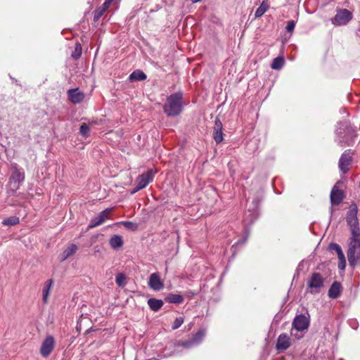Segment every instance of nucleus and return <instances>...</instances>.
I'll return each mask as SVG.
<instances>
[{"label": "nucleus", "mask_w": 360, "mask_h": 360, "mask_svg": "<svg viewBox=\"0 0 360 360\" xmlns=\"http://www.w3.org/2000/svg\"><path fill=\"white\" fill-rule=\"evenodd\" d=\"M183 108V95L180 92L173 94L167 97V103L163 107L164 112L169 117L179 115Z\"/></svg>", "instance_id": "obj_1"}, {"label": "nucleus", "mask_w": 360, "mask_h": 360, "mask_svg": "<svg viewBox=\"0 0 360 360\" xmlns=\"http://www.w3.org/2000/svg\"><path fill=\"white\" fill-rule=\"evenodd\" d=\"M349 248L347 250V258L350 265L354 266L360 262V231L355 234L351 233Z\"/></svg>", "instance_id": "obj_2"}, {"label": "nucleus", "mask_w": 360, "mask_h": 360, "mask_svg": "<svg viewBox=\"0 0 360 360\" xmlns=\"http://www.w3.org/2000/svg\"><path fill=\"white\" fill-rule=\"evenodd\" d=\"M358 207L355 202H352L347 212L346 220L347 224L350 227L351 233L355 234L356 232L360 231L359 226V220L357 218Z\"/></svg>", "instance_id": "obj_3"}, {"label": "nucleus", "mask_w": 360, "mask_h": 360, "mask_svg": "<svg viewBox=\"0 0 360 360\" xmlns=\"http://www.w3.org/2000/svg\"><path fill=\"white\" fill-rule=\"evenodd\" d=\"M324 278L319 273H313L307 281L308 292L311 294H318L323 287Z\"/></svg>", "instance_id": "obj_4"}, {"label": "nucleus", "mask_w": 360, "mask_h": 360, "mask_svg": "<svg viewBox=\"0 0 360 360\" xmlns=\"http://www.w3.org/2000/svg\"><path fill=\"white\" fill-rule=\"evenodd\" d=\"M156 172L153 169H148L146 172L139 175L136 179V185L131 191V193L134 194L139 191L146 188L150 182L153 181Z\"/></svg>", "instance_id": "obj_5"}, {"label": "nucleus", "mask_w": 360, "mask_h": 360, "mask_svg": "<svg viewBox=\"0 0 360 360\" xmlns=\"http://www.w3.org/2000/svg\"><path fill=\"white\" fill-rule=\"evenodd\" d=\"M343 182L338 181L333 186L330 193V200L332 205H338L345 198V193L342 190Z\"/></svg>", "instance_id": "obj_6"}, {"label": "nucleus", "mask_w": 360, "mask_h": 360, "mask_svg": "<svg viewBox=\"0 0 360 360\" xmlns=\"http://www.w3.org/2000/svg\"><path fill=\"white\" fill-rule=\"evenodd\" d=\"M353 18V14L351 11L346 8H339L336 11V14L332 18V23L335 26H342L347 25Z\"/></svg>", "instance_id": "obj_7"}, {"label": "nucleus", "mask_w": 360, "mask_h": 360, "mask_svg": "<svg viewBox=\"0 0 360 360\" xmlns=\"http://www.w3.org/2000/svg\"><path fill=\"white\" fill-rule=\"evenodd\" d=\"M354 152L351 149L346 150L340 156L338 162V167L342 174H347L353 162Z\"/></svg>", "instance_id": "obj_8"}, {"label": "nucleus", "mask_w": 360, "mask_h": 360, "mask_svg": "<svg viewBox=\"0 0 360 360\" xmlns=\"http://www.w3.org/2000/svg\"><path fill=\"white\" fill-rule=\"evenodd\" d=\"M25 174L18 169L17 166L12 167V174L9 179V185L13 191H16L20 188V184L23 181Z\"/></svg>", "instance_id": "obj_9"}, {"label": "nucleus", "mask_w": 360, "mask_h": 360, "mask_svg": "<svg viewBox=\"0 0 360 360\" xmlns=\"http://www.w3.org/2000/svg\"><path fill=\"white\" fill-rule=\"evenodd\" d=\"M56 345V342L53 336H47L43 341L41 348L40 354L44 357H48L51 352L53 350Z\"/></svg>", "instance_id": "obj_10"}, {"label": "nucleus", "mask_w": 360, "mask_h": 360, "mask_svg": "<svg viewBox=\"0 0 360 360\" xmlns=\"http://www.w3.org/2000/svg\"><path fill=\"white\" fill-rule=\"evenodd\" d=\"M111 211L112 209L108 208L101 212L97 217L93 218L91 220L90 224L88 226V228L93 229L103 224L106 219H109Z\"/></svg>", "instance_id": "obj_11"}, {"label": "nucleus", "mask_w": 360, "mask_h": 360, "mask_svg": "<svg viewBox=\"0 0 360 360\" xmlns=\"http://www.w3.org/2000/svg\"><path fill=\"white\" fill-rule=\"evenodd\" d=\"M309 325V319L304 315L297 316L292 322V326L298 331H302L307 329Z\"/></svg>", "instance_id": "obj_12"}, {"label": "nucleus", "mask_w": 360, "mask_h": 360, "mask_svg": "<svg viewBox=\"0 0 360 360\" xmlns=\"http://www.w3.org/2000/svg\"><path fill=\"white\" fill-rule=\"evenodd\" d=\"M291 345L290 337L286 333L281 334L277 340L276 348L279 352H283L288 349Z\"/></svg>", "instance_id": "obj_13"}, {"label": "nucleus", "mask_w": 360, "mask_h": 360, "mask_svg": "<svg viewBox=\"0 0 360 360\" xmlns=\"http://www.w3.org/2000/svg\"><path fill=\"white\" fill-rule=\"evenodd\" d=\"M67 94L69 100L73 104H79L84 99V94L80 91L78 88L68 90Z\"/></svg>", "instance_id": "obj_14"}, {"label": "nucleus", "mask_w": 360, "mask_h": 360, "mask_svg": "<svg viewBox=\"0 0 360 360\" xmlns=\"http://www.w3.org/2000/svg\"><path fill=\"white\" fill-rule=\"evenodd\" d=\"M222 123L220 120L217 117L214 121V126L213 128L212 137L217 143H219L223 141V132H222Z\"/></svg>", "instance_id": "obj_15"}, {"label": "nucleus", "mask_w": 360, "mask_h": 360, "mask_svg": "<svg viewBox=\"0 0 360 360\" xmlns=\"http://www.w3.org/2000/svg\"><path fill=\"white\" fill-rule=\"evenodd\" d=\"M148 285L154 290H160L164 288L163 282L158 273H153L150 276Z\"/></svg>", "instance_id": "obj_16"}, {"label": "nucleus", "mask_w": 360, "mask_h": 360, "mask_svg": "<svg viewBox=\"0 0 360 360\" xmlns=\"http://www.w3.org/2000/svg\"><path fill=\"white\" fill-rule=\"evenodd\" d=\"M341 290L342 286L340 283L335 281L332 283L328 290V297L333 299H336L340 296Z\"/></svg>", "instance_id": "obj_17"}, {"label": "nucleus", "mask_w": 360, "mask_h": 360, "mask_svg": "<svg viewBox=\"0 0 360 360\" xmlns=\"http://www.w3.org/2000/svg\"><path fill=\"white\" fill-rule=\"evenodd\" d=\"M77 249L78 248L75 244H70L61 254V262L66 260L68 257L73 255Z\"/></svg>", "instance_id": "obj_18"}, {"label": "nucleus", "mask_w": 360, "mask_h": 360, "mask_svg": "<svg viewBox=\"0 0 360 360\" xmlns=\"http://www.w3.org/2000/svg\"><path fill=\"white\" fill-rule=\"evenodd\" d=\"M122 237L120 235H114L109 240V244L112 249H117L123 245Z\"/></svg>", "instance_id": "obj_19"}, {"label": "nucleus", "mask_w": 360, "mask_h": 360, "mask_svg": "<svg viewBox=\"0 0 360 360\" xmlns=\"http://www.w3.org/2000/svg\"><path fill=\"white\" fill-rule=\"evenodd\" d=\"M163 302L161 300L150 298L148 300V304L152 311H157L163 306Z\"/></svg>", "instance_id": "obj_20"}, {"label": "nucleus", "mask_w": 360, "mask_h": 360, "mask_svg": "<svg viewBox=\"0 0 360 360\" xmlns=\"http://www.w3.org/2000/svg\"><path fill=\"white\" fill-rule=\"evenodd\" d=\"M165 301L168 303L181 304L184 302V297L179 294H168L165 297Z\"/></svg>", "instance_id": "obj_21"}, {"label": "nucleus", "mask_w": 360, "mask_h": 360, "mask_svg": "<svg viewBox=\"0 0 360 360\" xmlns=\"http://www.w3.org/2000/svg\"><path fill=\"white\" fill-rule=\"evenodd\" d=\"M129 78L131 82L143 81L146 79V75L143 71L136 70L130 74Z\"/></svg>", "instance_id": "obj_22"}, {"label": "nucleus", "mask_w": 360, "mask_h": 360, "mask_svg": "<svg viewBox=\"0 0 360 360\" xmlns=\"http://www.w3.org/2000/svg\"><path fill=\"white\" fill-rule=\"evenodd\" d=\"M53 281L52 279H49L46 281L44 284V287L43 289V301L44 303H46L48 301V297L49 295V292L51 287L53 284Z\"/></svg>", "instance_id": "obj_23"}, {"label": "nucleus", "mask_w": 360, "mask_h": 360, "mask_svg": "<svg viewBox=\"0 0 360 360\" xmlns=\"http://www.w3.org/2000/svg\"><path fill=\"white\" fill-rule=\"evenodd\" d=\"M269 8V5L266 3L265 1H263L260 6L257 8V9L255 11V18L262 17Z\"/></svg>", "instance_id": "obj_24"}, {"label": "nucleus", "mask_w": 360, "mask_h": 360, "mask_svg": "<svg viewBox=\"0 0 360 360\" xmlns=\"http://www.w3.org/2000/svg\"><path fill=\"white\" fill-rule=\"evenodd\" d=\"M285 60L283 56H278L274 58L271 67L274 70H280L284 65Z\"/></svg>", "instance_id": "obj_25"}, {"label": "nucleus", "mask_w": 360, "mask_h": 360, "mask_svg": "<svg viewBox=\"0 0 360 360\" xmlns=\"http://www.w3.org/2000/svg\"><path fill=\"white\" fill-rule=\"evenodd\" d=\"M20 220L19 218L17 217H8L2 221V224L4 225H9V226H13L19 224Z\"/></svg>", "instance_id": "obj_26"}, {"label": "nucleus", "mask_w": 360, "mask_h": 360, "mask_svg": "<svg viewBox=\"0 0 360 360\" xmlns=\"http://www.w3.org/2000/svg\"><path fill=\"white\" fill-rule=\"evenodd\" d=\"M115 282L117 285L120 287H124L126 285V276L120 273L116 276Z\"/></svg>", "instance_id": "obj_27"}, {"label": "nucleus", "mask_w": 360, "mask_h": 360, "mask_svg": "<svg viewBox=\"0 0 360 360\" xmlns=\"http://www.w3.org/2000/svg\"><path fill=\"white\" fill-rule=\"evenodd\" d=\"M82 55V46L79 43H77L74 51L72 53V57L74 59H78Z\"/></svg>", "instance_id": "obj_28"}, {"label": "nucleus", "mask_w": 360, "mask_h": 360, "mask_svg": "<svg viewBox=\"0 0 360 360\" xmlns=\"http://www.w3.org/2000/svg\"><path fill=\"white\" fill-rule=\"evenodd\" d=\"M89 131H90V128L86 124L83 123L80 126L79 132L83 136L87 137L89 136Z\"/></svg>", "instance_id": "obj_29"}, {"label": "nucleus", "mask_w": 360, "mask_h": 360, "mask_svg": "<svg viewBox=\"0 0 360 360\" xmlns=\"http://www.w3.org/2000/svg\"><path fill=\"white\" fill-rule=\"evenodd\" d=\"M105 13L103 8H98L94 11V21L97 22L101 16Z\"/></svg>", "instance_id": "obj_30"}, {"label": "nucleus", "mask_w": 360, "mask_h": 360, "mask_svg": "<svg viewBox=\"0 0 360 360\" xmlns=\"http://www.w3.org/2000/svg\"><path fill=\"white\" fill-rule=\"evenodd\" d=\"M184 319L182 316H179L176 318V319L174 321V323L172 326V330H176L179 328L184 323Z\"/></svg>", "instance_id": "obj_31"}, {"label": "nucleus", "mask_w": 360, "mask_h": 360, "mask_svg": "<svg viewBox=\"0 0 360 360\" xmlns=\"http://www.w3.org/2000/svg\"><path fill=\"white\" fill-rule=\"evenodd\" d=\"M295 27V22L294 20H289L285 27V30L288 32H292Z\"/></svg>", "instance_id": "obj_32"}, {"label": "nucleus", "mask_w": 360, "mask_h": 360, "mask_svg": "<svg viewBox=\"0 0 360 360\" xmlns=\"http://www.w3.org/2000/svg\"><path fill=\"white\" fill-rule=\"evenodd\" d=\"M328 248L330 250H335L337 254L342 251L340 246L337 243H330Z\"/></svg>", "instance_id": "obj_33"}, {"label": "nucleus", "mask_w": 360, "mask_h": 360, "mask_svg": "<svg viewBox=\"0 0 360 360\" xmlns=\"http://www.w3.org/2000/svg\"><path fill=\"white\" fill-rule=\"evenodd\" d=\"M124 224L126 228L129 229L136 230L137 229V225L131 221H126Z\"/></svg>", "instance_id": "obj_34"}, {"label": "nucleus", "mask_w": 360, "mask_h": 360, "mask_svg": "<svg viewBox=\"0 0 360 360\" xmlns=\"http://www.w3.org/2000/svg\"><path fill=\"white\" fill-rule=\"evenodd\" d=\"M113 1L112 0H105L103 5L100 7L101 8H103V11L105 12Z\"/></svg>", "instance_id": "obj_35"}, {"label": "nucleus", "mask_w": 360, "mask_h": 360, "mask_svg": "<svg viewBox=\"0 0 360 360\" xmlns=\"http://www.w3.org/2000/svg\"><path fill=\"white\" fill-rule=\"evenodd\" d=\"M338 259L340 260V262H342L343 263V267H345V264H346V261H345V255H344V254L342 252V250L338 253Z\"/></svg>", "instance_id": "obj_36"}, {"label": "nucleus", "mask_w": 360, "mask_h": 360, "mask_svg": "<svg viewBox=\"0 0 360 360\" xmlns=\"http://www.w3.org/2000/svg\"><path fill=\"white\" fill-rule=\"evenodd\" d=\"M205 333L203 331H199L196 333L194 340L195 341H200V339L204 336Z\"/></svg>", "instance_id": "obj_37"}, {"label": "nucleus", "mask_w": 360, "mask_h": 360, "mask_svg": "<svg viewBox=\"0 0 360 360\" xmlns=\"http://www.w3.org/2000/svg\"><path fill=\"white\" fill-rule=\"evenodd\" d=\"M182 345H183L184 347H188V346H189V345H190V342H183V343H182Z\"/></svg>", "instance_id": "obj_38"}, {"label": "nucleus", "mask_w": 360, "mask_h": 360, "mask_svg": "<svg viewBox=\"0 0 360 360\" xmlns=\"http://www.w3.org/2000/svg\"><path fill=\"white\" fill-rule=\"evenodd\" d=\"M339 267L342 269H343L345 267H343V263L342 262H340L339 264Z\"/></svg>", "instance_id": "obj_39"}]
</instances>
